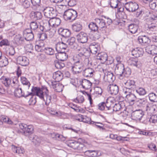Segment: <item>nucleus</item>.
Instances as JSON below:
<instances>
[{
  "instance_id": "22",
  "label": "nucleus",
  "mask_w": 157,
  "mask_h": 157,
  "mask_svg": "<svg viewBox=\"0 0 157 157\" xmlns=\"http://www.w3.org/2000/svg\"><path fill=\"white\" fill-rule=\"evenodd\" d=\"M108 89L109 90L110 93L113 95H116L119 91L118 87L116 84H110L108 86Z\"/></svg>"
},
{
  "instance_id": "32",
  "label": "nucleus",
  "mask_w": 157,
  "mask_h": 157,
  "mask_svg": "<svg viewBox=\"0 0 157 157\" xmlns=\"http://www.w3.org/2000/svg\"><path fill=\"white\" fill-rule=\"evenodd\" d=\"M81 85L83 88L87 90L91 88L92 84L89 80L84 79L82 81Z\"/></svg>"
},
{
  "instance_id": "50",
  "label": "nucleus",
  "mask_w": 157,
  "mask_h": 157,
  "mask_svg": "<svg viewBox=\"0 0 157 157\" xmlns=\"http://www.w3.org/2000/svg\"><path fill=\"white\" fill-rule=\"evenodd\" d=\"M147 30L152 31L157 30V25L153 23L148 24L147 25Z\"/></svg>"
},
{
  "instance_id": "47",
  "label": "nucleus",
  "mask_w": 157,
  "mask_h": 157,
  "mask_svg": "<svg viewBox=\"0 0 157 157\" xmlns=\"http://www.w3.org/2000/svg\"><path fill=\"white\" fill-rule=\"evenodd\" d=\"M48 111L51 114L54 115H56L58 117L61 116L62 114V113L60 112H56L54 111L53 109L50 108H47Z\"/></svg>"
},
{
  "instance_id": "42",
  "label": "nucleus",
  "mask_w": 157,
  "mask_h": 157,
  "mask_svg": "<svg viewBox=\"0 0 157 157\" xmlns=\"http://www.w3.org/2000/svg\"><path fill=\"white\" fill-rule=\"evenodd\" d=\"M44 51L47 55H52L54 54V50L51 47H47L44 48Z\"/></svg>"
},
{
  "instance_id": "3",
  "label": "nucleus",
  "mask_w": 157,
  "mask_h": 157,
  "mask_svg": "<svg viewBox=\"0 0 157 157\" xmlns=\"http://www.w3.org/2000/svg\"><path fill=\"white\" fill-rule=\"evenodd\" d=\"M63 17L66 21L71 20L73 21L75 20L77 17V13L72 9H68L64 12Z\"/></svg>"
},
{
  "instance_id": "12",
  "label": "nucleus",
  "mask_w": 157,
  "mask_h": 157,
  "mask_svg": "<svg viewBox=\"0 0 157 157\" xmlns=\"http://www.w3.org/2000/svg\"><path fill=\"white\" fill-rule=\"evenodd\" d=\"M67 51H64L61 52H57V53L56 54V58L61 61L66 60L68 58Z\"/></svg>"
},
{
  "instance_id": "51",
  "label": "nucleus",
  "mask_w": 157,
  "mask_h": 157,
  "mask_svg": "<svg viewBox=\"0 0 157 157\" xmlns=\"http://www.w3.org/2000/svg\"><path fill=\"white\" fill-rule=\"evenodd\" d=\"M148 96L151 101L154 102L157 101V95L153 93H150Z\"/></svg>"
},
{
  "instance_id": "16",
  "label": "nucleus",
  "mask_w": 157,
  "mask_h": 157,
  "mask_svg": "<svg viewBox=\"0 0 157 157\" xmlns=\"http://www.w3.org/2000/svg\"><path fill=\"white\" fill-rule=\"evenodd\" d=\"M75 63H83V61L86 65H89V59L88 58H83L82 56H80L78 54L74 58Z\"/></svg>"
},
{
  "instance_id": "45",
  "label": "nucleus",
  "mask_w": 157,
  "mask_h": 157,
  "mask_svg": "<svg viewBox=\"0 0 157 157\" xmlns=\"http://www.w3.org/2000/svg\"><path fill=\"white\" fill-rule=\"evenodd\" d=\"M3 79V80L2 81V83L6 86H9L11 83L12 78H5L4 77H2L1 80Z\"/></svg>"
},
{
  "instance_id": "7",
  "label": "nucleus",
  "mask_w": 157,
  "mask_h": 157,
  "mask_svg": "<svg viewBox=\"0 0 157 157\" xmlns=\"http://www.w3.org/2000/svg\"><path fill=\"white\" fill-rule=\"evenodd\" d=\"M137 40L139 43L143 46H147L150 42L149 37L146 35L138 36Z\"/></svg>"
},
{
  "instance_id": "11",
  "label": "nucleus",
  "mask_w": 157,
  "mask_h": 157,
  "mask_svg": "<svg viewBox=\"0 0 157 157\" xmlns=\"http://www.w3.org/2000/svg\"><path fill=\"white\" fill-rule=\"evenodd\" d=\"M125 8L129 12H134L139 8L138 4L135 2H130L126 5Z\"/></svg>"
},
{
  "instance_id": "61",
  "label": "nucleus",
  "mask_w": 157,
  "mask_h": 157,
  "mask_svg": "<svg viewBox=\"0 0 157 157\" xmlns=\"http://www.w3.org/2000/svg\"><path fill=\"white\" fill-rule=\"evenodd\" d=\"M32 96V97L30 99L29 101V103L31 105H34L36 102V98L35 96H37L36 95H34L32 94L30 95Z\"/></svg>"
},
{
  "instance_id": "57",
  "label": "nucleus",
  "mask_w": 157,
  "mask_h": 157,
  "mask_svg": "<svg viewBox=\"0 0 157 157\" xmlns=\"http://www.w3.org/2000/svg\"><path fill=\"white\" fill-rule=\"evenodd\" d=\"M18 81L16 77H14L13 78H12L11 83V85L12 87L14 88H16L18 86Z\"/></svg>"
},
{
  "instance_id": "41",
  "label": "nucleus",
  "mask_w": 157,
  "mask_h": 157,
  "mask_svg": "<svg viewBox=\"0 0 157 157\" xmlns=\"http://www.w3.org/2000/svg\"><path fill=\"white\" fill-rule=\"evenodd\" d=\"M90 52L93 54H95L97 53L99 47L97 45H92L91 44L89 48Z\"/></svg>"
},
{
  "instance_id": "64",
  "label": "nucleus",
  "mask_w": 157,
  "mask_h": 157,
  "mask_svg": "<svg viewBox=\"0 0 157 157\" xmlns=\"http://www.w3.org/2000/svg\"><path fill=\"white\" fill-rule=\"evenodd\" d=\"M79 143L76 141H72L68 145L74 149H76L78 146Z\"/></svg>"
},
{
  "instance_id": "49",
  "label": "nucleus",
  "mask_w": 157,
  "mask_h": 157,
  "mask_svg": "<svg viewBox=\"0 0 157 157\" xmlns=\"http://www.w3.org/2000/svg\"><path fill=\"white\" fill-rule=\"evenodd\" d=\"M79 117L82 118V121L86 123H90L91 124V118L89 117H87L86 116H84L81 114L78 115Z\"/></svg>"
},
{
  "instance_id": "39",
  "label": "nucleus",
  "mask_w": 157,
  "mask_h": 157,
  "mask_svg": "<svg viewBox=\"0 0 157 157\" xmlns=\"http://www.w3.org/2000/svg\"><path fill=\"white\" fill-rule=\"evenodd\" d=\"M8 63V59L4 56H2L0 59V67L6 66Z\"/></svg>"
},
{
  "instance_id": "20",
  "label": "nucleus",
  "mask_w": 157,
  "mask_h": 157,
  "mask_svg": "<svg viewBox=\"0 0 157 157\" xmlns=\"http://www.w3.org/2000/svg\"><path fill=\"white\" fill-rule=\"evenodd\" d=\"M115 77L113 74L110 72H108L105 74L104 79L106 81L109 83L113 82L115 79Z\"/></svg>"
},
{
  "instance_id": "28",
  "label": "nucleus",
  "mask_w": 157,
  "mask_h": 157,
  "mask_svg": "<svg viewBox=\"0 0 157 157\" xmlns=\"http://www.w3.org/2000/svg\"><path fill=\"white\" fill-rule=\"evenodd\" d=\"M94 70L92 68H88L85 69L83 71V75L86 77H91L93 75Z\"/></svg>"
},
{
  "instance_id": "21",
  "label": "nucleus",
  "mask_w": 157,
  "mask_h": 157,
  "mask_svg": "<svg viewBox=\"0 0 157 157\" xmlns=\"http://www.w3.org/2000/svg\"><path fill=\"white\" fill-rule=\"evenodd\" d=\"M15 53L14 48L12 47H10L7 52V55L9 59H10L11 61L14 60L16 59V58L14 56Z\"/></svg>"
},
{
  "instance_id": "23",
  "label": "nucleus",
  "mask_w": 157,
  "mask_h": 157,
  "mask_svg": "<svg viewBox=\"0 0 157 157\" xmlns=\"http://www.w3.org/2000/svg\"><path fill=\"white\" fill-rule=\"evenodd\" d=\"M125 97L128 102L131 105L134 104L136 100V96L131 93H128V94L125 96Z\"/></svg>"
},
{
  "instance_id": "13",
  "label": "nucleus",
  "mask_w": 157,
  "mask_h": 157,
  "mask_svg": "<svg viewBox=\"0 0 157 157\" xmlns=\"http://www.w3.org/2000/svg\"><path fill=\"white\" fill-rule=\"evenodd\" d=\"M61 22V20L59 18L53 17L50 18L48 21V23L49 26L56 27L60 25Z\"/></svg>"
},
{
  "instance_id": "4",
  "label": "nucleus",
  "mask_w": 157,
  "mask_h": 157,
  "mask_svg": "<svg viewBox=\"0 0 157 157\" xmlns=\"http://www.w3.org/2000/svg\"><path fill=\"white\" fill-rule=\"evenodd\" d=\"M19 125L20 128L23 131L25 136L30 135L33 132L34 128L31 125H27L24 123H21Z\"/></svg>"
},
{
  "instance_id": "33",
  "label": "nucleus",
  "mask_w": 157,
  "mask_h": 157,
  "mask_svg": "<svg viewBox=\"0 0 157 157\" xmlns=\"http://www.w3.org/2000/svg\"><path fill=\"white\" fill-rule=\"evenodd\" d=\"M14 41L17 44H22L24 41L25 39L20 34H17L15 36L14 39Z\"/></svg>"
},
{
  "instance_id": "55",
  "label": "nucleus",
  "mask_w": 157,
  "mask_h": 157,
  "mask_svg": "<svg viewBox=\"0 0 157 157\" xmlns=\"http://www.w3.org/2000/svg\"><path fill=\"white\" fill-rule=\"evenodd\" d=\"M136 92L140 95H144L146 93V91L143 88L139 87L136 90Z\"/></svg>"
},
{
  "instance_id": "8",
  "label": "nucleus",
  "mask_w": 157,
  "mask_h": 157,
  "mask_svg": "<svg viewBox=\"0 0 157 157\" xmlns=\"http://www.w3.org/2000/svg\"><path fill=\"white\" fill-rule=\"evenodd\" d=\"M124 70V67L123 64L118 63L116 65L115 69V73L117 75H118L120 79H122L121 77Z\"/></svg>"
},
{
  "instance_id": "48",
  "label": "nucleus",
  "mask_w": 157,
  "mask_h": 157,
  "mask_svg": "<svg viewBox=\"0 0 157 157\" xmlns=\"http://www.w3.org/2000/svg\"><path fill=\"white\" fill-rule=\"evenodd\" d=\"M44 44L43 43H39L38 44L36 45L35 49L36 51L38 52H42L44 49Z\"/></svg>"
},
{
  "instance_id": "58",
  "label": "nucleus",
  "mask_w": 157,
  "mask_h": 157,
  "mask_svg": "<svg viewBox=\"0 0 157 157\" xmlns=\"http://www.w3.org/2000/svg\"><path fill=\"white\" fill-rule=\"evenodd\" d=\"M110 3L111 7L113 8H116L119 4L118 0H110Z\"/></svg>"
},
{
  "instance_id": "52",
  "label": "nucleus",
  "mask_w": 157,
  "mask_h": 157,
  "mask_svg": "<svg viewBox=\"0 0 157 157\" xmlns=\"http://www.w3.org/2000/svg\"><path fill=\"white\" fill-rule=\"evenodd\" d=\"M122 105L119 103H116L114 105L113 108V111H117L119 110L121 111L122 109Z\"/></svg>"
},
{
  "instance_id": "35",
  "label": "nucleus",
  "mask_w": 157,
  "mask_h": 157,
  "mask_svg": "<svg viewBox=\"0 0 157 157\" xmlns=\"http://www.w3.org/2000/svg\"><path fill=\"white\" fill-rule=\"evenodd\" d=\"M12 149L13 152L20 155L23 154L24 152L23 148L19 147H16L13 145L12 146Z\"/></svg>"
},
{
  "instance_id": "46",
  "label": "nucleus",
  "mask_w": 157,
  "mask_h": 157,
  "mask_svg": "<svg viewBox=\"0 0 157 157\" xmlns=\"http://www.w3.org/2000/svg\"><path fill=\"white\" fill-rule=\"evenodd\" d=\"M145 8L144 7L140 8L135 14L136 16L137 17H141L144 13Z\"/></svg>"
},
{
  "instance_id": "5",
  "label": "nucleus",
  "mask_w": 157,
  "mask_h": 157,
  "mask_svg": "<svg viewBox=\"0 0 157 157\" xmlns=\"http://www.w3.org/2000/svg\"><path fill=\"white\" fill-rule=\"evenodd\" d=\"M44 16L46 17L51 18L55 17L56 14V10L51 7H47L43 10Z\"/></svg>"
},
{
  "instance_id": "14",
  "label": "nucleus",
  "mask_w": 157,
  "mask_h": 157,
  "mask_svg": "<svg viewBox=\"0 0 157 157\" xmlns=\"http://www.w3.org/2000/svg\"><path fill=\"white\" fill-rule=\"evenodd\" d=\"M67 46L66 43L64 42H59L56 45V49L57 52H61L64 51H67Z\"/></svg>"
},
{
  "instance_id": "6",
  "label": "nucleus",
  "mask_w": 157,
  "mask_h": 157,
  "mask_svg": "<svg viewBox=\"0 0 157 157\" xmlns=\"http://www.w3.org/2000/svg\"><path fill=\"white\" fill-rule=\"evenodd\" d=\"M145 107L146 112L149 115L154 113L156 110V105L152 103L147 102Z\"/></svg>"
},
{
  "instance_id": "54",
  "label": "nucleus",
  "mask_w": 157,
  "mask_h": 157,
  "mask_svg": "<svg viewBox=\"0 0 157 157\" xmlns=\"http://www.w3.org/2000/svg\"><path fill=\"white\" fill-rule=\"evenodd\" d=\"M149 6L151 9L157 11V0H154L149 4Z\"/></svg>"
},
{
  "instance_id": "26",
  "label": "nucleus",
  "mask_w": 157,
  "mask_h": 157,
  "mask_svg": "<svg viewBox=\"0 0 157 157\" xmlns=\"http://www.w3.org/2000/svg\"><path fill=\"white\" fill-rule=\"evenodd\" d=\"M78 54L82 56L83 58H87L86 57L90 56V53L86 48H81Z\"/></svg>"
},
{
  "instance_id": "63",
  "label": "nucleus",
  "mask_w": 157,
  "mask_h": 157,
  "mask_svg": "<svg viewBox=\"0 0 157 157\" xmlns=\"http://www.w3.org/2000/svg\"><path fill=\"white\" fill-rule=\"evenodd\" d=\"M150 38V41H151L153 42H157V35L156 34L153 33L149 34V36Z\"/></svg>"
},
{
  "instance_id": "31",
  "label": "nucleus",
  "mask_w": 157,
  "mask_h": 157,
  "mask_svg": "<svg viewBox=\"0 0 157 157\" xmlns=\"http://www.w3.org/2000/svg\"><path fill=\"white\" fill-rule=\"evenodd\" d=\"M62 73L59 71L55 72L53 75V78L56 81L55 82H59L63 78Z\"/></svg>"
},
{
  "instance_id": "60",
  "label": "nucleus",
  "mask_w": 157,
  "mask_h": 157,
  "mask_svg": "<svg viewBox=\"0 0 157 157\" xmlns=\"http://www.w3.org/2000/svg\"><path fill=\"white\" fill-rule=\"evenodd\" d=\"M20 2L25 8H27L30 6V2L28 0H22V1H20Z\"/></svg>"
},
{
  "instance_id": "37",
  "label": "nucleus",
  "mask_w": 157,
  "mask_h": 157,
  "mask_svg": "<svg viewBox=\"0 0 157 157\" xmlns=\"http://www.w3.org/2000/svg\"><path fill=\"white\" fill-rule=\"evenodd\" d=\"M82 25L79 22H75L72 25V29L74 31L78 32L82 29Z\"/></svg>"
},
{
  "instance_id": "62",
  "label": "nucleus",
  "mask_w": 157,
  "mask_h": 157,
  "mask_svg": "<svg viewBox=\"0 0 157 157\" xmlns=\"http://www.w3.org/2000/svg\"><path fill=\"white\" fill-rule=\"evenodd\" d=\"M25 36V39L27 41L31 40L34 38V36L33 33H31L29 34L24 35Z\"/></svg>"
},
{
  "instance_id": "27",
  "label": "nucleus",
  "mask_w": 157,
  "mask_h": 157,
  "mask_svg": "<svg viewBox=\"0 0 157 157\" xmlns=\"http://www.w3.org/2000/svg\"><path fill=\"white\" fill-rule=\"evenodd\" d=\"M146 50L147 53L152 55H157V46L155 45H152L149 48H147Z\"/></svg>"
},
{
  "instance_id": "17",
  "label": "nucleus",
  "mask_w": 157,
  "mask_h": 157,
  "mask_svg": "<svg viewBox=\"0 0 157 157\" xmlns=\"http://www.w3.org/2000/svg\"><path fill=\"white\" fill-rule=\"evenodd\" d=\"M17 60V63L22 66H26L29 63V59L25 56H19Z\"/></svg>"
},
{
  "instance_id": "34",
  "label": "nucleus",
  "mask_w": 157,
  "mask_h": 157,
  "mask_svg": "<svg viewBox=\"0 0 157 157\" xmlns=\"http://www.w3.org/2000/svg\"><path fill=\"white\" fill-rule=\"evenodd\" d=\"M128 28L130 32L132 34H134L137 32L138 26L137 24H132L128 26Z\"/></svg>"
},
{
  "instance_id": "43",
  "label": "nucleus",
  "mask_w": 157,
  "mask_h": 157,
  "mask_svg": "<svg viewBox=\"0 0 157 157\" xmlns=\"http://www.w3.org/2000/svg\"><path fill=\"white\" fill-rule=\"evenodd\" d=\"M89 29L92 31L94 32L98 31V28L97 24L95 21L94 22H91L89 25Z\"/></svg>"
},
{
  "instance_id": "1",
  "label": "nucleus",
  "mask_w": 157,
  "mask_h": 157,
  "mask_svg": "<svg viewBox=\"0 0 157 157\" xmlns=\"http://www.w3.org/2000/svg\"><path fill=\"white\" fill-rule=\"evenodd\" d=\"M31 91V93L28 91L23 92L21 88H17L15 90L14 95L15 96L18 98H26L32 94L36 95L41 99H43L46 105H48L51 101H54L56 98V95L54 94H49L48 90L46 87L40 88L33 87Z\"/></svg>"
},
{
  "instance_id": "40",
  "label": "nucleus",
  "mask_w": 157,
  "mask_h": 157,
  "mask_svg": "<svg viewBox=\"0 0 157 157\" xmlns=\"http://www.w3.org/2000/svg\"><path fill=\"white\" fill-rule=\"evenodd\" d=\"M123 72L121 77L122 78L124 77H129L131 73V70L129 67L124 68V70Z\"/></svg>"
},
{
  "instance_id": "56",
  "label": "nucleus",
  "mask_w": 157,
  "mask_h": 157,
  "mask_svg": "<svg viewBox=\"0 0 157 157\" xmlns=\"http://www.w3.org/2000/svg\"><path fill=\"white\" fill-rule=\"evenodd\" d=\"M21 81L23 85H26L27 87L29 88L30 85V84L25 77H21Z\"/></svg>"
},
{
  "instance_id": "25",
  "label": "nucleus",
  "mask_w": 157,
  "mask_h": 157,
  "mask_svg": "<svg viewBox=\"0 0 157 157\" xmlns=\"http://www.w3.org/2000/svg\"><path fill=\"white\" fill-rule=\"evenodd\" d=\"M59 34L64 37H67L69 36L71 33L70 31L67 29H63V28H60L58 30Z\"/></svg>"
},
{
  "instance_id": "19",
  "label": "nucleus",
  "mask_w": 157,
  "mask_h": 157,
  "mask_svg": "<svg viewBox=\"0 0 157 157\" xmlns=\"http://www.w3.org/2000/svg\"><path fill=\"white\" fill-rule=\"evenodd\" d=\"M96 59L100 61L101 63H104L107 60V55L104 52L98 53L96 56Z\"/></svg>"
},
{
  "instance_id": "53",
  "label": "nucleus",
  "mask_w": 157,
  "mask_h": 157,
  "mask_svg": "<svg viewBox=\"0 0 157 157\" xmlns=\"http://www.w3.org/2000/svg\"><path fill=\"white\" fill-rule=\"evenodd\" d=\"M101 155V152L99 151L92 150L90 155V157H97L100 156Z\"/></svg>"
},
{
  "instance_id": "15",
  "label": "nucleus",
  "mask_w": 157,
  "mask_h": 157,
  "mask_svg": "<svg viewBox=\"0 0 157 157\" xmlns=\"http://www.w3.org/2000/svg\"><path fill=\"white\" fill-rule=\"evenodd\" d=\"M51 85L52 87L56 92H60L63 90V86L59 82H51Z\"/></svg>"
},
{
  "instance_id": "36",
  "label": "nucleus",
  "mask_w": 157,
  "mask_h": 157,
  "mask_svg": "<svg viewBox=\"0 0 157 157\" xmlns=\"http://www.w3.org/2000/svg\"><path fill=\"white\" fill-rule=\"evenodd\" d=\"M148 102L144 98H140L136 100L135 103L139 106L141 107L145 106L146 104Z\"/></svg>"
},
{
  "instance_id": "29",
  "label": "nucleus",
  "mask_w": 157,
  "mask_h": 157,
  "mask_svg": "<svg viewBox=\"0 0 157 157\" xmlns=\"http://www.w3.org/2000/svg\"><path fill=\"white\" fill-rule=\"evenodd\" d=\"M125 85L127 87V89H128L133 90L136 87L135 81L132 80H128L125 83Z\"/></svg>"
},
{
  "instance_id": "10",
  "label": "nucleus",
  "mask_w": 157,
  "mask_h": 157,
  "mask_svg": "<svg viewBox=\"0 0 157 157\" xmlns=\"http://www.w3.org/2000/svg\"><path fill=\"white\" fill-rule=\"evenodd\" d=\"M76 38L78 41L81 43H86L88 40V37L86 33L81 32L76 35Z\"/></svg>"
},
{
  "instance_id": "30",
  "label": "nucleus",
  "mask_w": 157,
  "mask_h": 157,
  "mask_svg": "<svg viewBox=\"0 0 157 157\" xmlns=\"http://www.w3.org/2000/svg\"><path fill=\"white\" fill-rule=\"evenodd\" d=\"M105 111L107 113H110L113 112V103L112 101H106L105 103Z\"/></svg>"
},
{
  "instance_id": "44",
  "label": "nucleus",
  "mask_w": 157,
  "mask_h": 157,
  "mask_svg": "<svg viewBox=\"0 0 157 157\" xmlns=\"http://www.w3.org/2000/svg\"><path fill=\"white\" fill-rule=\"evenodd\" d=\"M29 139L35 144H40L41 142L40 138L36 135L33 136V137H30Z\"/></svg>"
},
{
  "instance_id": "38",
  "label": "nucleus",
  "mask_w": 157,
  "mask_h": 157,
  "mask_svg": "<svg viewBox=\"0 0 157 157\" xmlns=\"http://www.w3.org/2000/svg\"><path fill=\"white\" fill-rule=\"evenodd\" d=\"M31 14L32 18L35 20H40L42 17L41 13L39 12H32Z\"/></svg>"
},
{
  "instance_id": "24",
  "label": "nucleus",
  "mask_w": 157,
  "mask_h": 157,
  "mask_svg": "<svg viewBox=\"0 0 157 157\" xmlns=\"http://www.w3.org/2000/svg\"><path fill=\"white\" fill-rule=\"evenodd\" d=\"M67 45H68L71 48L75 49L77 46V44L75 42V37H72L68 39L66 41Z\"/></svg>"
},
{
  "instance_id": "59",
  "label": "nucleus",
  "mask_w": 157,
  "mask_h": 157,
  "mask_svg": "<svg viewBox=\"0 0 157 157\" xmlns=\"http://www.w3.org/2000/svg\"><path fill=\"white\" fill-rule=\"evenodd\" d=\"M76 149L80 152L82 151L83 152V151H84L85 150H86V148L83 144L79 143L78 146L77 148Z\"/></svg>"
},
{
  "instance_id": "9",
  "label": "nucleus",
  "mask_w": 157,
  "mask_h": 157,
  "mask_svg": "<svg viewBox=\"0 0 157 157\" xmlns=\"http://www.w3.org/2000/svg\"><path fill=\"white\" fill-rule=\"evenodd\" d=\"M142 111L140 109L133 111L131 113V117L132 119L140 120L143 116Z\"/></svg>"
},
{
  "instance_id": "2",
  "label": "nucleus",
  "mask_w": 157,
  "mask_h": 157,
  "mask_svg": "<svg viewBox=\"0 0 157 157\" xmlns=\"http://www.w3.org/2000/svg\"><path fill=\"white\" fill-rule=\"evenodd\" d=\"M94 21L96 22L98 28L105 32L106 29L107 25H109L112 23V20L109 18H105V19L96 18Z\"/></svg>"
},
{
  "instance_id": "18",
  "label": "nucleus",
  "mask_w": 157,
  "mask_h": 157,
  "mask_svg": "<svg viewBox=\"0 0 157 157\" xmlns=\"http://www.w3.org/2000/svg\"><path fill=\"white\" fill-rule=\"evenodd\" d=\"M143 53V50L141 48H136L133 49L131 51L132 55L136 58L142 56Z\"/></svg>"
}]
</instances>
